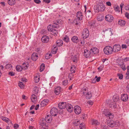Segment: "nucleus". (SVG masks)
Here are the masks:
<instances>
[{
  "label": "nucleus",
  "mask_w": 129,
  "mask_h": 129,
  "mask_svg": "<svg viewBox=\"0 0 129 129\" xmlns=\"http://www.w3.org/2000/svg\"><path fill=\"white\" fill-rule=\"evenodd\" d=\"M6 68L7 69H12V66L11 64H7L5 66Z\"/></svg>",
  "instance_id": "44"
},
{
  "label": "nucleus",
  "mask_w": 129,
  "mask_h": 129,
  "mask_svg": "<svg viewBox=\"0 0 129 129\" xmlns=\"http://www.w3.org/2000/svg\"><path fill=\"white\" fill-rule=\"evenodd\" d=\"M109 106L111 108H115L117 107L118 105L116 103H113V104H110Z\"/></svg>",
  "instance_id": "34"
},
{
  "label": "nucleus",
  "mask_w": 129,
  "mask_h": 129,
  "mask_svg": "<svg viewBox=\"0 0 129 129\" xmlns=\"http://www.w3.org/2000/svg\"><path fill=\"white\" fill-rule=\"evenodd\" d=\"M29 65L28 63L27 62L25 63H23L22 65V67L24 69H27Z\"/></svg>",
  "instance_id": "28"
},
{
  "label": "nucleus",
  "mask_w": 129,
  "mask_h": 129,
  "mask_svg": "<svg viewBox=\"0 0 129 129\" xmlns=\"http://www.w3.org/2000/svg\"><path fill=\"white\" fill-rule=\"evenodd\" d=\"M81 91L83 92L84 95H85L86 93H87V89L84 87H83L81 90Z\"/></svg>",
  "instance_id": "39"
},
{
  "label": "nucleus",
  "mask_w": 129,
  "mask_h": 129,
  "mask_svg": "<svg viewBox=\"0 0 129 129\" xmlns=\"http://www.w3.org/2000/svg\"><path fill=\"white\" fill-rule=\"evenodd\" d=\"M122 47L123 49H126L127 48L125 44H122Z\"/></svg>",
  "instance_id": "57"
},
{
  "label": "nucleus",
  "mask_w": 129,
  "mask_h": 129,
  "mask_svg": "<svg viewBox=\"0 0 129 129\" xmlns=\"http://www.w3.org/2000/svg\"><path fill=\"white\" fill-rule=\"evenodd\" d=\"M35 51L36 52L38 53H40L42 52V50L41 48H37L36 49Z\"/></svg>",
  "instance_id": "46"
},
{
  "label": "nucleus",
  "mask_w": 129,
  "mask_h": 129,
  "mask_svg": "<svg viewBox=\"0 0 129 129\" xmlns=\"http://www.w3.org/2000/svg\"><path fill=\"white\" fill-rule=\"evenodd\" d=\"M56 45L59 47L62 46V45L63 42L61 40H58L56 42Z\"/></svg>",
  "instance_id": "26"
},
{
  "label": "nucleus",
  "mask_w": 129,
  "mask_h": 129,
  "mask_svg": "<svg viewBox=\"0 0 129 129\" xmlns=\"http://www.w3.org/2000/svg\"><path fill=\"white\" fill-rule=\"evenodd\" d=\"M38 58V56L37 54L34 53L32 55L31 59L34 61H36Z\"/></svg>",
  "instance_id": "19"
},
{
  "label": "nucleus",
  "mask_w": 129,
  "mask_h": 129,
  "mask_svg": "<svg viewBox=\"0 0 129 129\" xmlns=\"http://www.w3.org/2000/svg\"><path fill=\"white\" fill-rule=\"evenodd\" d=\"M66 108L68 111L70 112H72L73 110V108L72 106L70 104H68L67 105Z\"/></svg>",
  "instance_id": "17"
},
{
  "label": "nucleus",
  "mask_w": 129,
  "mask_h": 129,
  "mask_svg": "<svg viewBox=\"0 0 129 129\" xmlns=\"http://www.w3.org/2000/svg\"><path fill=\"white\" fill-rule=\"evenodd\" d=\"M123 5H124V4L123 3H121V4H120V7L121 8V13H122V9L123 8Z\"/></svg>",
  "instance_id": "55"
},
{
  "label": "nucleus",
  "mask_w": 129,
  "mask_h": 129,
  "mask_svg": "<svg viewBox=\"0 0 129 129\" xmlns=\"http://www.w3.org/2000/svg\"><path fill=\"white\" fill-rule=\"evenodd\" d=\"M76 67L74 65H72L70 68V71L72 73H74L75 72L76 70Z\"/></svg>",
  "instance_id": "27"
},
{
  "label": "nucleus",
  "mask_w": 129,
  "mask_h": 129,
  "mask_svg": "<svg viewBox=\"0 0 129 129\" xmlns=\"http://www.w3.org/2000/svg\"><path fill=\"white\" fill-rule=\"evenodd\" d=\"M105 6L103 3H101L100 5H97L95 8L94 10L96 12L98 13L100 11H103L105 9Z\"/></svg>",
  "instance_id": "3"
},
{
  "label": "nucleus",
  "mask_w": 129,
  "mask_h": 129,
  "mask_svg": "<svg viewBox=\"0 0 129 129\" xmlns=\"http://www.w3.org/2000/svg\"><path fill=\"white\" fill-rule=\"evenodd\" d=\"M34 1L35 3L38 4L40 3L41 1L40 0H34Z\"/></svg>",
  "instance_id": "52"
},
{
  "label": "nucleus",
  "mask_w": 129,
  "mask_h": 129,
  "mask_svg": "<svg viewBox=\"0 0 129 129\" xmlns=\"http://www.w3.org/2000/svg\"><path fill=\"white\" fill-rule=\"evenodd\" d=\"M120 46L118 44L114 45L112 48L113 51V52H117L120 50Z\"/></svg>",
  "instance_id": "7"
},
{
  "label": "nucleus",
  "mask_w": 129,
  "mask_h": 129,
  "mask_svg": "<svg viewBox=\"0 0 129 129\" xmlns=\"http://www.w3.org/2000/svg\"><path fill=\"white\" fill-rule=\"evenodd\" d=\"M44 2H45L46 3H49L50 1V0H43Z\"/></svg>",
  "instance_id": "60"
},
{
  "label": "nucleus",
  "mask_w": 129,
  "mask_h": 129,
  "mask_svg": "<svg viewBox=\"0 0 129 129\" xmlns=\"http://www.w3.org/2000/svg\"><path fill=\"white\" fill-rule=\"evenodd\" d=\"M34 80L36 82H38L40 80V77L39 76H35L34 78Z\"/></svg>",
  "instance_id": "37"
},
{
  "label": "nucleus",
  "mask_w": 129,
  "mask_h": 129,
  "mask_svg": "<svg viewBox=\"0 0 129 129\" xmlns=\"http://www.w3.org/2000/svg\"><path fill=\"white\" fill-rule=\"evenodd\" d=\"M87 103L89 105H92L93 104V102L91 101H90L88 102Z\"/></svg>",
  "instance_id": "61"
},
{
  "label": "nucleus",
  "mask_w": 129,
  "mask_h": 129,
  "mask_svg": "<svg viewBox=\"0 0 129 129\" xmlns=\"http://www.w3.org/2000/svg\"><path fill=\"white\" fill-rule=\"evenodd\" d=\"M101 127L102 129H106L107 128V126L105 125H102L101 124Z\"/></svg>",
  "instance_id": "54"
},
{
  "label": "nucleus",
  "mask_w": 129,
  "mask_h": 129,
  "mask_svg": "<svg viewBox=\"0 0 129 129\" xmlns=\"http://www.w3.org/2000/svg\"><path fill=\"white\" fill-rule=\"evenodd\" d=\"M103 113L107 117H109V119L112 118L114 117V115L110 112L108 109H106L103 110Z\"/></svg>",
  "instance_id": "4"
},
{
  "label": "nucleus",
  "mask_w": 129,
  "mask_h": 129,
  "mask_svg": "<svg viewBox=\"0 0 129 129\" xmlns=\"http://www.w3.org/2000/svg\"><path fill=\"white\" fill-rule=\"evenodd\" d=\"M67 105L66 102H62L58 104V107L60 109H63L65 108L67 106Z\"/></svg>",
  "instance_id": "11"
},
{
  "label": "nucleus",
  "mask_w": 129,
  "mask_h": 129,
  "mask_svg": "<svg viewBox=\"0 0 129 129\" xmlns=\"http://www.w3.org/2000/svg\"><path fill=\"white\" fill-rule=\"evenodd\" d=\"M45 120L48 123H50L52 120L51 116L50 115H47L46 116Z\"/></svg>",
  "instance_id": "14"
},
{
  "label": "nucleus",
  "mask_w": 129,
  "mask_h": 129,
  "mask_svg": "<svg viewBox=\"0 0 129 129\" xmlns=\"http://www.w3.org/2000/svg\"><path fill=\"white\" fill-rule=\"evenodd\" d=\"M85 95L86 98L87 99H90L92 96L91 93L90 92H87Z\"/></svg>",
  "instance_id": "29"
},
{
  "label": "nucleus",
  "mask_w": 129,
  "mask_h": 129,
  "mask_svg": "<svg viewBox=\"0 0 129 129\" xmlns=\"http://www.w3.org/2000/svg\"><path fill=\"white\" fill-rule=\"evenodd\" d=\"M90 50L92 51V53L94 54L98 53L99 51V49L95 47H92L91 49Z\"/></svg>",
  "instance_id": "18"
},
{
  "label": "nucleus",
  "mask_w": 129,
  "mask_h": 129,
  "mask_svg": "<svg viewBox=\"0 0 129 129\" xmlns=\"http://www.w3.org/2000/svg\"><path fill=\"white\" fill-rule=\"evenodd\" d=\"M125 23V21L122 20H119L118 22V24L121 26L124 25Z\"/></svg>",
  "instance_id": "31"
},
{
  "label": "nucleus",
  "mask_w": 129,
  "mask_h": 129,
  "mask_svg": "<svg viewBox=\"0 0 129 129\" xmlns=\"http://www.w3.org/2000/svg\"><path fill=\"white\" fill-rule=\"evenodd\" d=\"M42 41L44 43H47L49 40V38L48 37L46 36H44L41 39Z\"/></svg>",
  "instance_id": "16"
},
{
  "label": "nucleus",
  "mask_w": 129,
  "mask_h": 129,
  "mask_svg": "<svg viewBox=\"0 0 129 129\" xmlns=\"http://www.w3.org/2000/svg\"><path fill=\"white\" fill-rule=\"evenodd\" d=\"M49 102V100L48 99H45L42 101L40 103V105L41 107H44Z\"/></svg>",
  "instance_id": "20"
},
{
  "label": "nucleus",
  "mask_w": 129,
  "mask_h": 129,
  "mask_svg": "<svg viewBox=\"0 0 129 129\" xmlns=\"http://www.w3.org/2000/svg\"><path fill=\"white\" fill-rule=\"evenodd\" d=\"M2 119L3 120L8 123V122L11 123V122L10 120L6 117H2Z\"/></svg>",
  "instance_id": "32"
},
{
  "label": "nucleus",
  "mask_w": 129,
  "mask_h": 129,
  "mask_svg": "<svg viewBox=\"0 0 129 129\" xmlns=\"http://www.w3.org/2000/svg\"><path fill=\"white\" fill-rule=\"evenodd\" d=\"M61 21H57L55 22H54L53 24L51 25H50L47 27V29L48 30L51 32V34L53 35H57V30L53 28H57L59 27V24H60Z\"/></svg>",
  "instance_id": "1"
},
{
  "label": "nucleus",
  "mask_w": 129,
  "mask_h": 129,
  "mask_svg": "<svg viewBox=\"0 0 129 129\" xmlns=\"http://www.w3.org/2000/svg\"><path fill=\"white\" fill-rule=\"evenodd\" d=\"M106 5L109 6H111V3L110 2H106Z\"/></svg>",
  "instance_id": "56"
},
{
  "label": "nucleus",
  "mask_w": 129,
  "mask_h": 129,
  "mask_svg": "<svg viewBox=\"0 0 129 129\" xmlns=\"http://www.w3.org/2000/svg\"><path fill=\"white\" fill-rule=\"evenodd\" d=\"M86 17L90 18L92 17V13L91 12H87L86 14Z\"/></svg>",
  "instance_id": "35"
},
{
  "label": "nucleus",
  "mask_w": 129,
  "mask_h": 129,
  "mask_svg": "<svg viewBox=\"0 0 129 129\" xmlns=\"http://www.w3.org/2000/svg\"><path fill=\"white\" fill-rule=\"evenodd\" d=\"M105 18L106 21L109 22H112L114 19L113 17L112 16L109 14L106 15L105 16Z\"/></svg>",
  "instance_id": "6"
},
{
  "label": "nucleus",
  "mask_w": 129,
  "mask_h": 129,
  "mask_svg": "<svg viewBox=\"0 0 129 129\" xmlns=\"http://www.w3.org/2000/svg\"><path fill=\"white\" fill-rule=\"evenodd\" d=\"M58 110L56 108H53L51 110L50 113L51 115L53 116H55L57 115Z\"/></svg>",
  "instance_id": "9"
},
{
  "label": "nucleus",
  "mask_w": 129,
  "mask_h": 129,
  "mask_svg": "<svg viewBox=\"0 0 129 129\" xmlns=\"http://www.w3.org/2000/svg\"><path fill=\"white\" fill-rule=\"evenodd\" d=\"M61 90L60 86L57 87L55 89L54 93L56 95H58L60 93Z\"/></svg>",
  "instance_id": "15"
},
{
  "label": "nucleus",
  "mask_w": 129,
  "mask_h": 129,
  "mask_svg": "<svg viewBox=\"0 0 129 129\" xmlns=\"http://www.w3.org/2000/svg\"><path fill=\"white\" fill-rule=\"evenodd\" d=\"M108 125L110 127H113L114 126L115 122L113 120H110L108 122Z\"/></svg>",
  "instance_id": "23"
},
{
  "label": "nucleus",
  "mask_w": 129,
  "mask_h": 129,
  "mask_svg": "<svg viewBox=\"0 0 129 129\" xmlns=\"http://www.w3.org/2000/svg\"><path fill=\"white\" fill-rule=\"evenodd\" d=\"M68 81L67 80H65L63 81L62 82V84L63 85L66 86L68 84Z\"/></svg>",
  "instance_id": "48"
},
{
  "label": "nucleus",
  "mask_w": 129,
  "mask_h": 129,
  "mask_svg": "<svg viewBox=\"0 0 129 129\" xmlns=\"http://www.w3.org/2000/svg\"><path fill=\"white\" fill-rule=\"evenodd\" d=\"M14 74V73L13 72H9V75L11 76H13Z\"/></svg>",
  "instance_id": "59"
},
{
  "label": "nucleus",
  "mask_w": 129,
  "mask_h": 129,
  "mask_svg": "<svg viewBox=\"0 0 129 129\" xmlns=\"http://www.w3.org/2000/svg\"><path fill=\"white\" fill-rule=\"evenodd\" d=\"M63 40L66 42H68L69 40V39L68 37L67 36H65Z\"/></svg>",
  "instance_id": "47"
},
{
  "label": "nucleus",
  "mask_w": 129,
  "mask_h": 129,
  "mask_svg": "<svg viewBox=\"0 0 129 129\" xmlns=\"http://www.w3.org/2000/svg\"><path fill=\"white\" fill-rule=\"evenodd\" d=\"M84 55L86 58H89L91 56V53L90 52L87 50H84Z\"/></svg>",
  "instance_id": "8"
},
{
  "label": "nucleus",
  "mask_w": 129,
  "mask_h": 129,
  "mask_svg": "<svg viewBox=\"0 0 129 129\" xmlns=\"http://www.w3.org/2000/svg\"><path fill=\"white\" fill-rule=\"evenodd\" d=\"M117 76L119 77V78L120 79H122L123 78V75L122 74H118Z\"/></svg>",
  "instance_id": "51"
},
{
  "label": "nucleus",
  "mask_w": 129,
  "mask_h": 129,
  "mask_svg": "<svg viewBox=\"0 0 129 129\" xmlns=\"http://www.w3.org/2000/svg\"><path fill=\"white\" fill-rule=\"evenodd\" d=\"M129 60V58L128 57H126L124 59V61L125 62L128 61Z\"/></svg>",
  "instance_id": "63"
},
{
  "label": "nucleus",
  "mask_w": 129,
  "mask_h": 129,
  "mask_svg": "<svg viewBox=\"0 0 129 129\" xmlns=\"http://www.w3.org/2000/svg\"><path fill=\"white\" fill-rule=\"evenodd\" d=\"M57 51V47L55 45H54L52 49V53L55 54Z\"/></svg>",
  "instance_id": "25"
},
{
  "label": "nucleus",
  "mask_w": 129,
  "mask_h": 129,
  "mask_svg": "<svg viewBox=\"0 0 129 129\" xmlns=\"http://www.w3.org/2000/svg\"><path fill=\"white\" fill-rule=\"evenodd\" d=\"M125 16L128 19H129V14L126 13L125 14Z\"/></svg>",
  "instance_id": "64"
},
{
  "label": "nucleus",
  "mask_w": 129,
  "mask_h": 129,
  "mask_svg": "<svg viewBox=\"0 0 129 129\" xmlns=\"http://www.w3.org/2000/svg\"><path fill=\"white\" fill-rule=\"evenodd\" d=\"M92 124L95 126L98 125L100 124V123L98 121L95 119H93L91 121Z\"/></svg>",
  "instance_id": "24"
},
{
  "label": "nucleus",
  "mask_w": 129,
  "mask_h": 129,
  "mask_svg": "<svg viewBox=\"0 0 129 129\" xmlns=\"http://www.w3.org/2000/svg\"><path fill=\"white\" fill-rule=\"evenodd\" d=\"M78 58L76 56H75L72 58V60L74 62H77V61Z\"/></svg>",
  "instance_id": "43"
},
{
  "label": "nucleus",
  "mask_w": 129,
  "mask_h": 129,
  "mask_svg": "<svg viewBox=\"0 0 129 129\" xmlns=\"http://www.w3.org/2000/svg\"><path fill=\"white\" fill-rule=\"evenodd\" d=\"M79 127L80 129H85L84 124L83 123H81Z\"/></svg>",
  "instance_id": "42"
},
{
  "label": "nucleus",
  "mask_w": 129,
  "mask_h": 129,
  "mask_svg": "<svg viewBox=\"0 0 129 129\" xmlns=\"http://www.w3.org/2000/svg\"><path fill=\"white\" fill-rule=\"evenodd\" d=\"M14 127L15 129H17L18 127V125L17 124H15L14 125Z\"/></svg>",
  "instance_id": "58"
},
{
  "label": "nucleus",
  "mask_w": 129,
  "mask_h": 129,
  "mask_svg": "<svg viewBox=\"0 0 129 129\" xmlns=\"http://www.w3.org/2000/svg\"><path fill=\"white\" fill-rule=\"evenodd\" d=\"M77 19L79 20H81L83 18V14L80 11L77 12Z\"/></svg>",
  "instance_id": "13"
},
{
  "label": "nucleus",
  "mask_w": 129,
  "mask_h": 129,
  "mask_svg": "<svg viewBox=\"0 0 129 129\" xmlns=\"http://www.w3.org/2000/svg\"><path fill=\"white\" fill-rule=\"evenodd\" d=\"M72 41L74 43H77L79 41L78 37L76 36H74L71 39Z\"/></svg>",
  "instance_id": "21"
},
{
  "label": "nucleus",
  "mask_w": 129,
  "mask_h": 129,
  "mask_svg": "<svg viewBox=\"0 0 129 129\" xmlns=\"http://www.w3.org/2000/svg\"><path fill=\"white\" fill-rule=\"evenodd\" d=\"M101 79V77H99L96 79V81L97 82H99L100 81V79Z\"/></svg>",
  "instance_id": "62"
},
{
  "label": "nucleus",
  "mask_w": 129,
  "mask_h": 129,
  "mask_svg": "<svg viewBox=\"0 0 129 129\" xmlns=\"http://www.w3.org/2000/svg\"><path fill=\"white\" fill-rule=\"evenodd\" d=\"M91 82L93 83H95L96 82L95 78H92L91 79Z\"/></svg>",
  "instance_id": "53"
},
{
  "label": "nucleus",
  "mask_w": 129,
  "mask_h": 129,
  "mask_svg": "<svg viewBox=\"0 0 129 129\" xmlns=\"http://www.w3.org/2000/svg\"><path fill=\"white\" fill-rule=\"evenodd\" d=\"M119 99V98L118 96H114L113 98V101L114 102H117Z\"/></svg>",
  "instance_id": "36"
},
{
  "label": "nucleus",
  "mask_w": 129,
  "mask_h": 129,
  "mask_svg": "<svg viewBox=\"0 0 129 129\" xmlns=\"http://www.w3.org/2000/svg\"><path fill=\"white\" fill-rule=\"evenodd\" d=\"M74 75L73 74V73H70L68 75V78L70 80H72V78H73Z\"/></svg>",
  "instance_id": "45"
},
{
  "label": "nucleus",
  "mask_w": 129,
  "mask_h": 129,
  "mask_svg": "<svg viewBox=\"0 0 129 129\" xmlns=\"http://www.w3.org/2000/svg\"><path fill=\"white\" fill-rule=\"evenodd\" d=\"M128 98V95L127 94H124L122 95L121 99L122 101L124 102L127 101Z\"/></svg>",
  "instance_id": "12"
},
{
  "label": "nucleus",
  "mask_w": 129,
  "mask_h": 129,
  "mask_svg": "<svg viewBox=\"0 0 129 129\" xmlns=\"http://www.w3.org/2000/svg\"><path fill=\"white\" fill-rule=\"evenodd\" d=\"M18 85L20 88H23L24 87V85L23 84V83L22 82H19Z\"/></svg>",
  "instance_id": "41"
},
{
  "label": "nucleus",
  "mask_w": 129,
  "mask_h": 129,
  "mask_svg": "<svg viewBox=\"0 0 129 129\" xmlns=\"http://www.w3.org/2000/svg\"><path fill=\"white\" fill-rule=\"evenodd\" d=\"M33 90L34 91V93L37 94L38 93V88H37V86L34 87L33 88Z\"/></svg>",
  "instance_id": "40"
},
{
  "label": "nucleus",
  "mask_w": 129,
  "mask_h": 129,
  "mask_svg": "<svg viewBox=\"0 0 129 129\" xmlns=\"http://www.w3.org/2000/svg\"><path fill=\"white\" fill-rule=\"evenodd\" d=\"M16 70L18 72H20L22 71L23 68H22L20 66L18 65L16 66Z\"/></svg>",
  "instance_id": "33"
},
{
  "label": "nucleus",
  "mask_w": 129,
  "mask_h": 129,
  "mask_svg": "<svg viewBox=\"0 0 129 129\" xmlns=\"http://www.w3.org/2000/svg\"><path fill=\"white\" fill-rule=\"evenodd\" d=\"M112 48L110 46L105 47L103 49L105 54L106 55H110L113 52Z\"/></svg>",
  "instance_id": "2"
},
{
  "label": "nucleus",
  "mask_w": 129,
  "mask_h": 129,
  "mask_svg": "<svg viewBox=\"0 0 129 129\" xmlns=\"http://www.w3.org/2000/svg\"><path fill=\"white\" fill-rule=\"evenodd\" d=\"M89 35V31L87 28L84 29L83 31L82 37L84 39H86L88 38Z\"/></svg>",
  "instance_id": "5"
},
{
  "label": "nucleus",
  "mask_w": 129,
  "mask_h": 129,
  "mask_svg": "<svg viewBox=\"0 0 129 129\" xmlns=\"http://www.w3.org/2000/svg\"><path fill=\"white\" fill-rule=\"evenodd\" d=\"M8 3L10 5H13L15 4L16 1L15 0H8Z\"/></svg>",
  "instance_id": "30"
},
{
  "label": "nucleus",
  "mask_w": 129,
  "mask_h": 129,
  "mask_svg": "<svg viewBox=\"0 0 129 129\" xmlns=\"http://www.w3.org/2000/svg\"><path fill=\"white\" fill-rule=\"evenodd\" d=\"M119 65L120 67L123 70L125 71L126 70V68H125V66L124 64H120Z\"/></svg>",
  "instance_id": "49"
},
{
  "label": "nucleus",
  "mask_w": 129,
  "mask_h": 129,
  "mask_svg": "<svg viewBox=\"0 0 129 129\" xmlns=\"http://www.w3.org/2000/svg\"><path fill=\"white\" fill-rule=\"evenodd\" d=\"M115 10L116 12H120V11L119 10V7L118 6H117L115 8Z\"/></svg>",
  "instance_id": "50"
},
{
  "label": "nucleus",
  "mask_w": 129,
  "mask_h": 129,
  "mask_svg": "<svg viewBox=\"0 0 129 129\" xmlns=\"http://www.w3.org/2000/svg\"><path fill=\"white\" fill-rule=\"evenodd\" d=\"M31 99L32 101L34 103H36L37 100V97L34 94H33L31 97Z\"/></svg>",
  "instance_id": "22"
},
{
  "label": "nucleus",
  "mask_w": 129,
  "mask_h": 129,
  "mask_svg": "<svg viewBox=\"0 0 129 129\" xmlns=\"http://www.w3.org/2000/svg\"><path fill=\"white\" fill-rule=\"evenodd\" d=\"M74 111L76 114H79L81 111V108L79 106H76L74 108Z\"/></svg>",
  "instance_id": "10"
},
{
  "label": "nucleus",
  "mask_w": 129,
  "mask_h": 129,
  "mask_svg": "<svg viewBox=\"0 0 129 129\" xmlns=\"http://www.w3.org/2000/svg\"><path fill=\"white\" fill-rule=\"evenodd\" d=\"M45 65L44 64H42L40 66V71L41 72H42L44 70L45 68Z\"/></svg>",
  "instance_id": "38"
}]
</instances>
